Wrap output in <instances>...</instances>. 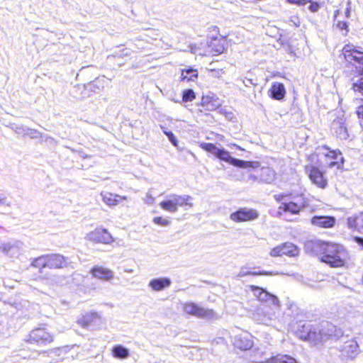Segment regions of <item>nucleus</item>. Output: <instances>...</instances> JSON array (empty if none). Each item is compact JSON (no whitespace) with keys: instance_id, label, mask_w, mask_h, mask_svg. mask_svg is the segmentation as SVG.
<instances>
[{"instance_id":"1","label":"nucleus","mask_w":363,"mask_h":363,"mask_svg":"<svg viewBox=\"0 0 363 363\" xmlns=\"http://www.w3.org/2000/svg\"><path fill=\"white\" fill-rule=\"evenodd\" d=\"M69 264V259L58 253L43 255L34 258L30 266L42 271L48 268L52 269H62L67 267Z\"/></svg>"},{"instance_id":"2","label":"nucleus","mask_w":363,"mask_h":363,"mask_svg":"<svg viewBox=\"0 0 363 363\" xmlns=\"http://www.w3.org/2000/svg\"><path fill=\"white\" fill-rule=\"evenodd\" d=\"M346 257L347 252L342 245L327 242L321 261L332 267H339L344 265Z\"/></svg>"},{"instance_id":"3","label":"nucleus","mask_w":363,"mask_h":363,"mask_svg":"<svg viewBox=\"0 0 363 363\" xmlns=\"http://www.w3.org/2000/svg\"><path fill=\"white\" fill-rule=\"evenodd\" d=\"M53 341L54 335L48 330L45 324L33 329L26 339L28 343L38 346L48 345Z\"/></svg>"},{"instance_id":"4","label":"nucleus","mask_w":363,"mask_h":363,"mask_svg":"<svg viewBox=\"0 0 363 363\" xmlns=\"http://www.w3.org/2000/svg\"><path fill=\"white\" fill-rule=\"evenodd\" d=\"M181 308L184 313L199 318L213 320L218 318L217 313L212 309L205 308L193 302L181 303Z\"/></svg>"},{"instance_id":"5","label":"nucleus","mask_w":363,"mask_h":363,"mask_svg":"<svg viewBox=\"0 0 363 363\" xmlns=\"http://www.w3.org/2000/svg\"><path fill=\"white\" fill-rule=\"evenodd\" d=\"M342 55L348 64L355 67L359 72L363 70V52L353 45H346L342 48Z\"/></svg>"},{"instance_id":"6","label":"nucleus","mask_w":363,"mask_h":363,"mask_svg":"<svg viewBox=\"0 0 363 363\" xmlns=\"http://www.w3.org/2000/svg\"><path fill=\"white\" fill-rule=\"evenodd\" d=\"M276 310L278 309L274 306L272 308L265 303H260L252 313L253 318L259 323L269 325L276 318Z\"/></svg>"},{"instance_id":"7","label":"nucleus","mask_w":363,"mask_h":363,"mask_svg":"<svg viewBox=\"0 0 363 363\" xmlns=\"http://www.w3.org/2000/svg\"><path fill=\"white\" fill-rule=\"evenodd\" d=\"M298 336L301 339L308 341L314 345L324 341L320 326L304 325L303 330L299 331Z\"/></svg>"},{"instance_id":"8","label":"nucleus","mask_w":363,"mask_h":363,"mask_svg":"<svg viewBox=\"0 0 363 363\" xmlns=\"http://www.w3.org/2000/svg\"><path fill=\"white\" fill-rule=\"evenodd\" d=\"M191 199V196L189 195L179 196L174 194L170 196L168 199L160 202V207L168 212L175 213L177 211L179 206L188 205L190 207H192L193 203H188V201Z\"/></svg>"},{"instance_id":"9","label":"nucleus","mask_w":363,"mask_h":363,"mask_svg":"<svg viewBox=\"0 0 363 363\" xmlns=\"http://www.w3.org/2000/svg\"><path fill=\"white\" fill-rule=\"evenodd\" d=\"M290 198L292 199L291 201H285L281 202L279 207V211L297 215L307 206V201L302 195L297 196H291ZM278 213L279 215H281V211H279Z\"/></svg>"},{"instance_id":"10","label":"nucleus","mask_w":363,"mask_h":363,"mask_svg":"<svg viewBox=\"0 0 363 363\" xmlns=\"http://www.w3.org/2000/svg\"><path fill=\"white\" fill-rule=\"evenodd\" d=\"M216 157L220 160L228 162L229 164L240 168H256L258 167L257 162H249L231 157L230 152L225 149H218Z\"/></svg>"},{"instance_id":"11","label":"nucleus","mask_w":363,"mask_h":363,"mask_svg":"<svg viewBox=\"0 0 363 363\" xmlns=\"http://www.w3.org/2000/svg\"><path fill=\"white\" fill-rule=\"evenodd\" d=\"M87 239L94 243L111 244L114 239L107 229L96 228L87 234Z\"/></svg>"},{"instance_id":"12","label":"nucleus","mask_w":363,"mask_h":363,"mask_svg":"<svg viewBox=\"0 0 363 363\" xmlns=\"http://www.w3.org/2000/svg\"><path fill=\"white\" fill-rule=\"evenodd\" d=\"M299 254V249L294 244L287 242L279 245L272 248L269 252L272 257H281L286 255L289 257H295Z\"/></svg>"},{"instance_id":"13","label":"nucleus","mask_w":363,"mask_h":363,"mask_svg":"<svg viewBox=\"0 0 363 363\" xmlns=\"http://www.w3.org/2000/svg\"><path fill=\"white\" fill-rule=\"evenodd\" d=\"M259 217V213L255 209L241 208L230 216V218L236 223L255 220Z\"/></svg>"},{"instance_id":"14","label":"nucleus","mask_w":363,"mask_h":363,"mask_svg":"<svg viewBox=\"0 0 363 363\" xmlns=\"http://www.w3.org/2000/svg\"><path fill=\"white\" fill-rule=\"evenodd\" d=\"M252 291L255 293V295L257 297L258 300L262 303H270L273 305L274 308L277 309L279 308V298L273 295L264 290L262 288L258 286H251Z\"/></svg>"},{"instance_id":"15","label":"nucleus","mask_w":363,"mask_h":363,"mask_svg":"<svg viewBox=\"0 0 363 363\" xmlns=\"http://www.w3.org/2000/svg\"><path fill=\"white\" fill-rule=\"evenodd\" d=\"M340 355L344 359H354L359 352V345L355 340L346 341L338 347Z\"/></svg>"},{"instance_id":"16","label":"nucleus","mask_w":363,"mask_h":363,"mask_svg":"<svg viewBox=\"0 0 363 363\" xmlns=\"http://www.w3.org/2000/svg\"><path fill=\"white\" fill-rule=\"evenodd\" d=\"M101 320V315L96 312H88L82 314L77 320L83 328L89 329L96 325Z\"/></svg>"},{"instance_id":"17","label":"nucleus","mask_w":363,"mask_h":363,"mask_svg":"<svg viewBox=\"0 0 363 363\" xmlns=\"http://www.w3.org/2000/svg\"><path fill=\"white\" fill-rule=\"evenodd\" d=\"M89 273L92 277L103 281H110L113 278V272L102 265L94 266Z\"/></svg>"},{"instance_id":"18","label":"nucleus","mask_w":363,"mask_h":363,"mask_svg":"<svg viewBox=\"0 0 363 363\" xmlns=\"http://www.w3.org/2000/svg\"><path fill=\"white\" fill-rule=\"evenodd\" d=\"M322 335L324 341L328 338L338 339L343 335L342 329L329 322H324L320 325Z\"/></svg>"},{"instance_id":"19","label":"nucleus","mask_w":363,"mask_h":363,"mask_svg":"<svg viewBox=\"0 0 363 363\" xmlns=\"http://www.w3.org/2000/svg\"><path fill=\"white\" fill-rule=\"evenodd\" d=\"M306 172L311 182L320 188H325L328 182L324 178L323 172L318 168L313 166H307L306 168Z\"/></svg>"},{"instance_id":"20","label":"nucleus","mask_w":363,"mask_h":363,"mask_svg":"<svg viewBox=\"0 0 363 363\" xmlns=\"http://www.w3.org/2000/svg\"><path fill=\"white\" fill-rule=\"evenodd\" d=\"M327 242L321 240L307 241L305 244V250L308 253L323 256Z\"/></svg>"},{"instance_id":"21","label":"nucleus","mask_w":363,"mask_h":363,"mask_svg":"<svg viewBox=\"0 0 363 363\" xmlns=\"http://www.w3.org/2000/svg\"><path fill=\"white\" fill-rule=\"evenodd\" d=\"M331 128L335 135L341 140H346L349 135L343 118H338L332 123Z\"/></svg>"},{"instance_id":"22","label":"nucleus","mask_w":363,"mask_h":363,"mask_svg":"<svg viewBox=\"0 0 363 363\" xmlns=\"http://www.w3.org/2000/svg\"><path fill=\"white\" fill-rule=\"evenodd\" d=\"M103 201L108 206H115L127 200V196H121L111 192H102L101 194Z\"/></svg>"},{"instance_id":"23","label":"nucleus","mask_w":363,"mask_h":363,"mask_svg":"<svg viewBox=\"0 0 363 363\" xmlns=\"http://www.w3.org/2000/svg\"><path fill=\"white\" fill-rule=\"evenodd\" d=\"M347 225L350 229L363 234V211L349 217Z\"/></svg>"},{"instance_id":"24","label":"nucleus","mask_w":363,"mask_h":363,"mask_svg":"<svg viewBox=\"0 0 363 363\" xmlns=\"http://www.w3.org/2000/svg\"><path fill=\"white\" fill-rule=\"evenodd\" d=\"M311 223L320 228H332L335 223V218L333 216H315L311 219Z\"/></svg>"},{"instance_id":"25","label":"nucleus","mask_w":363,"mask_h":363,"mask_svg":"<svg viewBox=\"0 0 363 363\" xmlns=\"http://www.w3.org/2000/svg\"><path fill=\"white\" fill-rule=\"evenodd\" d=\"M269 95L274 100H282L286 95L284 85L280 82H273L270 89L269 90Z\"/></svg>"},{"instance_id":"26","label":"nucleus","mask_w":363,"mask_h":363,"mask_svg":"<svg viewBox=\"0 0 363 363\" xmlns=\"http://www.w3.org/2000/svg\"><path fill=\"white\" fill-rule=\"evenodd\" d=\"M234 345L242 350H247L252 347L253 342L247 335H240L235 337Z\"/></svg>"},{"instance_id":"27","label":"nucleus","mask_w":363,"mask_h":363,"mask_svg":"<svg viewBox=\"0 0 363 363\" xmlns=\"http://www.w3.org/2000/svg\"><path fill=\"white\" fill-rule=\"evenodd\" d=\"M276 177L275 172L269 167H264L262 169L260 174V181L266 184H271Z\"/></svg>"},{"instance_id":"28","label":"nucleus","mask_w":363,"mask_h":363,"mask_svg":"<svg viewBox=\"0 0 363 363\" xmlns=\"http://www.w3.org/2000/svg\"><path fill=\"white\" fill-rule=\"evenodd\" d=\"M181 78L182 81L194 82L198 78V71L191 67L183 69L182 70Z\"/></svg>"},{"instance_id":"29","label":"nucleus","mask_w":363,"mask_h":363,"mask_svg":"<svg viewBox=\"0 0 363 363\" xmlns=\"http://www.w3.org/2000/svg\"><path fill=\"white\" fill-rule=\"evenodd\" d=\"M265 363H298L296 359L288 354H277L267 360Z\"/></svg>"},{"instance_id":"30","label":"nucleus","mask_w":363,"mask_h":363,"mask_svg":"<svg viewBox=\"0 0 363 363\" xmlns=\"http://www.w3.org/2000/svg\"><path fill=\"white\" fill-rule=\"evenodd\" d=\"M352 89L354 92L363 95V70L358 72V75L352 79Z\"/></svg>"},{"instance_id":"31","label":"nucleus","mask_w":363,"mask_h":363,"mask_svg":"<svg viewBox=\"0 0 363 363\" xmlns=\"http://www.w3.org/2000/svg\"><path fill=\"white\" fill-rule=\"evenodd\" d=\"M210 52L213 55H218L223 52L225 48L220 40L214 39L209 45Z\"/></svg>"},{"instance_id":"32","label":"nucleus","mask_w":363,"mask_h":363,"mask_svg":"<svg viewBox=\"0 0 363 363\" xmlns=\"http://www.w3.org/2000/svg\"><path fill=\"white\" fill-rule=\"evenodd\" d=\"M112 354L116 358L125 359L129 356V351L122 345H116L113 347Z\"/></svg>"},{"instance_id":"33","label":"nucleus","mask_w":363,"mask_h":363,"mask_svg":"<svg viewBox=\"0 0 363 363\" xmlns=\"http://www.w3.org/2000/svg\"><path fill=\"white\" fill-rule=\"evenodd\" d=\"M271 273L269 272H251V271H248L247 270V268L246 267H241L238 274V277H245V276H247V275H253V276H257V275H268V274H270Z\"/></svg>"},{"instance_id":"34","label":"nucleus","mask_w":363,"mask_h":363,"mask_svg":"<svg viewBox=\"0 0 363 363\" xmlns=\"http://www.w3.org/2000/svg\"><path fill=\"white\" fill-rule=\"evenodd\" d=\"M160 128L162 130L164 134L168 138L170 143L174 146L178 147V140L174 133L168 130L167 128H164L160 125Z\"/></svg>"},{"instance_id":"35","label":"nucleus","mask_w":363,"mask_h":363,"mask_svg":"<svg viewBox=\"0 0 363 363\" xmlns=\"http://www.w3.org/2000/svg\"><path fill=\"white\" fill-rule=\"evenodd\" d=\"M321 149H325V150H328V152H326V153L323 152V154L326 157H330L332 159L337 160L338 158V156L342 155L340 150H331L330 149V147L326 145L321 147Z\"/></svg>"},{"instance_id":"36","label":"nucleus","mask_w":363,"mask_h":363,"mask_svg":"<svg viewBox=\"0 0 363 363\" xmlns=\"http://www.w3.org/2000/svg\"><path fill=\"white\" fill-rule=\"evenodd\" d=\"M201 147L206 150L208 152H211L213 155L216 156V153L218 152V147H217L213 143H202Z\"/></svg>"},{"instance_id":"37","label":"nucleus","mask_w":363,"mask_h":363,"mask_svg":"<svg viewBox=\"0 0 363 363\" xmlns=\"http://www.w3.org/2000/svg\"><path fill=\"white\" fill-rule=\"evenodd\" d=\"M195 99V94L192 89H186L183 92L182 99L184 101H191Z\"/></svg>"},{"instance_id":"38","label":"nucleus","mask_w":363,"mask_h":363,"mask_svg":"<svg viewBox=\"0 0 363 363\" xmlns=\"http://www.w3.org/2000/svg\"><path fill=\"white\" fill-rule=\"evenodd\" d=\"M240 81H242L243 84L247 87L250 86V85L256 86L257 84L255 80L252 79H247L246 77L244 79L241 78Z\"/></svg>"},{"instance_id":"39","label":"nucleus","mask_w":363,"mask_h":363,"mask_svg":"<svg viewBox=\"0 0 363 363\" xmlns=\"http://www.w3.org/2000/svg\"><path fill=\"white\" fill-rule=\"evenodd\" d=\"M171 281L168 278H160V290L169 286Z\"/></svg>"},{"instance_id":"40","label":"nucleus","mask_w":363,"mask_h":363,"mask_svg":"<svg viewBox=\"0 0 363 363\" xmlns=\"http://www.w3.org/2000/svg\"><path fill=\"white\" fill-rule=\"evenodd\" d=\"M357 114L359 119V124L363 128V105L358 107Z\"/></svg>"},{"instance_id":"41","label":"nucleus","mask_w":363,"mask_h":363,"mask_svg":"<svg viewBox=\"0 0 363 363\" xmlns=\"http://www.w3.org/2000/svg\"><path fill=\"white\" fill-rule=\"evenodd\" d=\"M287 197H291V195H286V194H278V195H274V199L280 202V201H287L286 198Z\"/></svg>"},{"instance_id":"42","label":"nucleus","mask_w":363,"mask_h":363,"mask_svg":"<svg viewBox=\"0 0 363 363\" xmlns=\"http://www.w3.org/2000/svg\"><path fill=\"white\" fill-rule=\"evenodd\" d=\"M287 1L290 4H294L301 6L311 2V0H287Z\"/></svg>"},{"instance_id":"43","label":"nucleus","mask_w":363,"mask_h":363,"mask_svg":"<svg viewBox=\"0 0 363 363\" xmlns=\"http://www.w3.org/2000/svg\"><path fill=\"white\" fill-rule=\"evenodd\" d=\"M150 285L156 291L159 290V279H156L150 281Z\"/></svg>"},{"instance_id":"44","label":"nucleus","mask_w":363,"mask_h":363,"mask_svg":"<svg viewBox=\"0 0 363 363\" xmlns=\"http://www.w3.org/2000/svg\"><path fill=\"white\" fill-rule=\"evenodd\" d=\"M319 8L320 6L317 3H313L308 7L309 10L312 12H316L319 9Z\"/></svg>"},{"instance_id":"45","label":"nucleus","mask_w":363,"mask_h":363,"mask_svg":"<svg viewBox=\"0 0 363 363\" xmlns=\"http://www.w3.org/2000/svg\"><path fill=\"white\" fill-rule=\"evenodd\" d=\"M337 26L340 29V30H344V29H347V22L345 21H339L337 24Z\"/></svg>"},{"instance_id":"46","label":"nucleus","mask_w":363,"mask_h":363,"mask_svg":"<svg viewBox=\"0 0 363 363\" xmlns=\"http://www.w3.org/2000/svg\"><path fill=\"white\" fill-rule=\"evenodd\" d=\"M170 223V220L167 218L160 217V225L167 226Z\"/></svg>"},{"instance_id":"47","label":"nucleus","mask_w":363,"mask_h":363,"mask_svg":"<svg viewBox=\"0 0 363 363\" xmlns=\"http://www.w3.org/2000/svg\"><path fill=\"white\" fill-rule=\"evenodd\" d=\"M290 21L293 23L296 27L300 26V21L297 17H291Z\"/></svg>"},{"instance_id":"48","label":"nucleus","mask_w":363,"mask_h":363,"mask_svg":"<svg viewBox=\"0 0 363 363\" xmlns=\"http://www.w3.org/2000/svg\"><path fill=\"white\" fill-rule=\"evenodd\" d=\"M354 240L357 243H358L359 245L363 247V238L359 237H355Z\"/></svg>"},{"instance_id":"49","label":"nucleus","mask_w":363,"mask_h":363,"mask_svg":"<svg viewBox=\"0 0 363 363\" xmlns=\"http://www.w3.org/2000/svg\"><path fill=\"white\" fill-rule=\"evenodd\" d=\"M30 134L32 138H36L40 133L35 130H30Z\"/></svg>"},{"instance_id":"50","label":"nucleus","mask_w":363,"mask_h":363,"mask_svg":"<svg viewBox=\"0 0 363 363\" xmlns=\"http://www.w3.org/2000/svg\"><path fill=\"white\" fill-rule=\"evenodd\" d=\"M347 4H348V7L346 9L345 16H346V17L348 18L350 16V2L349 1L347 3Z\"/></svg>"},{"instance_id":"51","label":"nucleus","mask_w":363,"mask_h":363,"mask_svg":"<svg viewBox=\"0 0 363 363\" xmlns=\"http://www.w3.org/2000/svg\"><path fill=\"white\" fill-rule=\"evenodd\" d=\"M248 179L249 180H252L253 182H256L257 181L258 178L257 176L255 175H253V174H250L249 177H248Z\"/></svg>"},{"instance_id":"52","label":"nucleus","mask_w":363,"mask_h":363,"mask_svg":"<svg viewBox=\"0 0 363 363\" xmlns=\"http://www.w3.org/2000/svg\"><path fill=\"white\" fill-rule=\"evenodd\" d=\"M335 165H337L338 168L340 167V164H338L337 162H331L329 164L330 167H333Z\"/></svg>"},{"instance_id":"53","label":"nucleus","mask_w":363,"mask_h":363,"mask_svg":"<svg viewBox=\"0 0 363 363\" xmlns=\"http://www.w3.org/2000/svg\"><path fill=\"white\" fill-rule=\"evenodd\" d=\"M154 221H155L156 223H159V218H154Z\"/></svg>"},{"instance_id":"54","label":"nucleus","mask_w":363,"mask_h":363,"mask_svg":"<svg viewBox=\"0 0 363 363\" xmlns=\"http://www.w3.org/2000/svg\"><path fill=\"white\" fill-rule=\"evenodd\" d=\"M343 161H344L343 157H341V162H342V164L343 163Z\"/></svg>"}]
</instances>
